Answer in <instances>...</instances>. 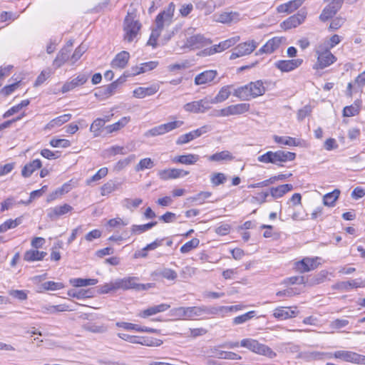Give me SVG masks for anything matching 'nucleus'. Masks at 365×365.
Segmentation results:
<instances>
[{"mask_svg":"<svg viewBox=\"0 0 365 365\" xmlns=\"http://www.w3.org/2000/svg\"><path fill=\"white\" fill-rule=\"evenodd\" d=\"M175 8V4L170 3L165 10L156 16V26L152 30L150 38L147 43L148 45L152 46L154 48L156 46L157 39L160 36L161 31L173 23Z\"/></svg>","mask_w":365,"mask_h":365,"instance_id":"f257e3e1","label":"nucleus"},{"mask_svg":"<svg viewBox=\"0 0 365 365\" xmlns=\"http://www.w3.org/2000/svg\"><path fill=\"white\" fill-rule=\"evenodd\" d=\"M266 91L262 81H256L237 87L233 91V96L242 101H250L258 96H262Z\"/></svg>","mask_w":365,"mask_h":365,"instance_id":"f03ea898","label":"nucleus"},{"mask_svg":"<svg viewBox=\"0 0 365 365\" xmlns=\"http://www.w3.org/2000/svg\"><path fill=\"white\" fill-rule=\"evenodd\" d=\"M214 309H210V307H180L173 308L170 310V316L179 319H193L195 317L204 315H210V313H215Z\"/></svg>","mask_w":365,"mask_h":365,"instance_id":"7ed1b4c3","label":"nucleus"},{"mask_svg":"<svg viewBox=\"0 0 365 365\" xmlns=\"http://www.w3.org/2000/svg\"><path fill=\"white\" fill-rule=\"evenodd\" d=\"M141 24L136 19V11L129 10L123 22V39L127 42L133 41L139 34Z\"/></svg>","mask_w":365,"mask_h":365,"instance_id":"20e7f679","label":"nucleus"},{"mask_svg":"<svg viewBox=\"0 0 365 365\" xmlns=\"http://www.w3.org/2000/svg\"><path fill=\"white\" fill-rule=\"evenodd\" d=\"M295 158L296 154L289 151H267L266 153L258 156L257 160L263 163H272L281 166V163L294 160Z\"/></svg>","mask_w":365,"mask_h":365,"instance_id":"39448f33","label":"nucleus"},{"mask_svg":"<svg viewBox=\"0 0 365 365\" xmlns=\"http://www.w3.org/2000/svg\"><path fill=\"white\" fill-rule=\"evenodd\" d=\"M240 346L247 349L252 352L267 356L269 359H273L277 356V354L270 347L259 343L257 340L254 339H243L240 341Z\"/></svg>","mask_w":365,"mask_h":365,"instance_id":"423d86ee","label":"nucleus"},{"mask_svg":"<svg viewBox=\"0 0 365 365\" xmlns=\"http://www.w3.org/2000/svg\"><path fill=\"white\" fill-rule=\"evenodd\" d=\"M315 52L317 56V68L323 69L336 61V58L331 53L328 46L325 45H318L316 47Z\"/></svg>","mask_w":365,"mask_h":365,"instance_id":"0eeeda50","label":"nucleus"},{"mask_svg":"<svg viewBox=\"0 0 365 365\" xmlns=\"http://www.w3.org/2000/svg\"><path fill=\"white\" fill-rule=\"evenodd\" d=\"M118 289H135L137 291L146 290L154 287L153 283H138V278L135 277H128L122 279H116Z\"/></svg>","mask_w":365,"mask_h":365,"instance_id":"6e6552de","label":"nucleus"},{"mask_svg":"<svg viewBox=\"0 0 365 365\" xmlns=\"http://www.w3.org/2000/svg\"><path fill=\"white\" fill-rule=\"evenodd\" d=\"M334 357L346 362L365 365V356L354 351L339 350L334 352Z\"/></svg>","mask_w":365,"mask_h":365,"instance_id":"1a4fd4ad","label":"nucleus"},{"mask_svg":"<svg viewBox=\"0 0 365 365\" xmlns=\"http://www.w3.org/2000/svg\"><path fill=\"white\" fill-rule=\"evenodd\" d=\"M209 97L187 103L183 106L185 111L193 113H204L211 108Z\"/></svg>","mask_w":365,"mask_h":365,"instance_id":"9d476101","label":"nucleus"},{"mask_svg":"<svg viewBox=\"0 0 365 365\" xmlns=\"http://www.w3.org/2000/svg\"><path fill=\"white\" fill-rule=\"evenodd\" d=\"M257 46V43L254 40L240 43L232 49L230 58L233 60L237 58L248 55L251 53Z\"/></svg>","mask_w":365,"mask_h":365,"instance_id":"9b49d317","label":"nucleus"},{"mask_svg":"<svg viewBox=\"0 0 365 365\" xmlns=\"http://www.w3.org/2000/svg\"><path fill=\"white\" fill-rule=\"evenodd\" d=\"M211 130L210 125H205L187 133L180 135L176 140V144L181 145L186 144L207 133Z\"/></svg>","mask_w":365,"mask_h":365,"instance_id":"f8f14e48","label":"nucleus"},{"mask_svg":"<svg viewBox=\"0 0 365 365\" xmlns=\"http://www.w3.org/2000/svg\"><path fill=\"white\" fill-rule=\"evenodd\" d=\"M307 15V11L304 9H302L299 11L297 14L291 16L287 20L284 21L280 25L281 28L284 30L296 28L304 21Z\"/></svg>","mask_w":365,"mask_h":365,"instance_id":"ddd939ff","label":"nucleus"},{"mask_svg":"<svg viewBox=\"0 0 365 365\" xmlns=\"http://www.w3.org/2000/svg\"><path fill=\"white\" fill-rule=\"evenodd\" d=\"M189 174L188 171L178 168L161 170L158 172V176L163 180L183 178Z\"/></svg>","mask_w":365,"mask_h":365,"instance_id":"4468645a","label":"nucleus"},{"mask_svg":"<svg viewBox=\"0 0 365 365\" xmlns=\"http://www.w3.org/2000/svg\"><path fill=\"white\" fill-rule=\"evenodd\" d=\"M303 60L300 58L292 60H280L274 63V66L282 72H289L299 67Z\"/></svg>","mask_w":365,"mask_h":365,"instance_id":"2eb2a0df","label":"nucleus"},{"mask_svg":"<svg viewBox=\"0 0 365 365\" xmlns=\"http://www.w3.org/2000/svg\"><path fill=\"white\" fill-rule=\"evenodd\" d=\"M319 257H305L302 260L296 262V269L300 272H306L316 269L319 264L317 262Z\"/></svg>","mask_w":365,"mask_h":365,"instance_id":"dca6fc26","label":"nucleus"},{"mask_svg":"<svg viewBox=\"0 0 365 365\" xmlns=\"http://www.w3.org/2000/svg\"><path fill=\"white\" fill-rule=\"evenodd\" d=\"M88 78V76L86 74H79L76 78L66 81L62 86V93H67L70 91L73 90L75 88L83 85Z\"/></svg>","mask_w":365,"mask_h":365,"instance_id":"f3484780","label":"nucleus"},{"mask_svg":"<svg viewBox=\"0 0 365 365\" xmlns=\"http://www.w3.org/2000/svg\"><path fill=\"white\" fill-rule=\"evenodd\" d=\"M299 312L297 307H278L274 310L273 316L278 319L284 320L289 318L295 317Z\"/></svg>","mask_w":365,"mask_h":365,"instance_id":"a211bd4d","label":"nucleus"},{"mask_svg":"<svg viewBox=\"0 0 365 365\" xmlns=\"http://www.w3.org/2000/svg\"><path fill=\"white\" fill-rule=\"evenodd\" d=\"M72 210L73 207L68 204H64L61 206H56L47 210V216L51 220H55L60 216L71 212Z\"/></svg>","mask_w":365,"mask_h":365,"instance_id":"6ab92c4d","label":"nucleus"},{"mask_svg":"<svg viewBox=\"0 0 365 365\" xmlns=\"http://www.w3.org/2000/svg\"><path fill=\"white\" fill-rule=\"evenodd\" d=\"M282 38L274 37L269 39L257 52V55L260 53H272L277 50L282 43Z\"/></svg>","mask_w":365,"mask_h":365,"instance_id":"aec40b11","label":"nucleus"},{"mask_svg":"<svg viewBox=\"0 0 365 365\" xmlns=\"http://www.w3.org/2000/svg\"><path fill=\"white\" fill-rule=\"evenodd\" d=\"M217 74V71L214 70L203 71L195 76V83L197 86L209 83L215 78Z\"/></svg>","mask_w":365,"mask_h":365,"instance_id":"412c9836","label":"nucleus"},{"mask_svg":"<svg viewBox=\"0 0 365 365\" xmlns=\"http://www.w3.org/2000/svg\"><path fill=\"white\" fill-rule=\"evenodd\" d=\"M240 40V36H236L214 45L210 49V53L222 52L234 46Z\"/></svg>","mask_w":365,"mask_h":365,"instance_id":"4be33fe9","label":"nucleus"},{"mask_svg":"<svg viewBox=\"0 0 365 365\" xmlns=\"http://www.w3.org/2000/svg\"><path fill=\"white\" fill-rule=\"evenodd\" d=\"M130 54L128 51H123L118 53L111 62V66L113 68H124L128 62Z\"/></svg>","mask_w":365,"mask_h":365,"instance_id":"5701e85b","label":"nucleus"},{"mask_svg":"<svg viewBox=\"0 0 365 365\" xmlns=\"http://www.w3.org/2000/svg\"><path fill=\"white\" fill-rule=\"evenodd\" d=\"M200 159V156L196 154H186L175 156L172 159V162L174 163H180L183 165H194Z\"/></svg>","mask_w":365,"mask_h":365,"instance_id":"b1692460","label":"nucleus"},{"mask_svg":"<svg viewBox=\"0 0 365 365\" xmlns=\"http://www.w3.org/2000/svg\"><path fill=\"white\" fill-rule=\"evenodd\" d=\"M159 87L153 85L150 87H138L133 91V96L138 98H143L153 96L158 91Z\"/></svg>","mask_w":365,"mask_h":365,"instance_id":"393cba45","label":"nucleus"},{"mask_svg":"<svg viewBox=\"0 0 365 365\" xmlns=\"http://www.w3.org/2000/svg\"><path fill=\"white\" fill-rule=\"evenodd\" d=\"M219 347L215 346L211 349V352L219 359H228V360H240L242 356L232 351H225L218 349Z\"/></svg>","mask_w":365,"mask_h":365,"instance_id":"a878e982","label":"nucleus"},{"mask_svg":"<svg viewBox=\"0 0 365 365\" xmlns=\"http://www.w3.org/2000/svg\"><path fill=\"white\" fill-rule=\"evenodd\" d=\"M72 46V43L68 45L66 47L63 48L57 54L56 58L53 61V66L57 68L61 67L65 62L68 60L69 53L71 49L69 47Z\"/></svg>","mask_w":365,"mask_h":365,"instance_id":"bb28decb","label":"nucleus"},{"mask_svg":"<svg viewBox=\"0 0 365 365\" xmlns=\"http://www.w3.org/2000/svg\"><path fill=\"white\" fill-rule=\"evenodd\" d=\"M230 88L231 86H223L214 98L209 97L211 104H217L227 100L231 94Z\"/></svg>","mask_w":365,"mask_h":365,"instance_id":"cd10ccee","label":"nucleus"},{"mask_svg":"<svg viewBox=\"0 0 365 365\" xmlns=\"http://www.w3.org/2000/svg\"><path fill=\"white\" fill-rule=\"evenodd\" d=\"M170 305L167 304H160L158 305L150 307L145 310H143L140 316L143 318H146L148 317L156 314L160 312H165L170 308Z\"/></svg>","mask_w":365,"mask_h":365,"instance_id":"c85d7f7f","label":"nucleus"},{"mask_svg":"<svg viewBox=\"0 0 365 365\" xmlns=\"http://www.w3.org/2000/svg\"><path fill=\"white\" fill-rule=\"evenodd\" d=\"M47 253L43 251H38L36 249L27 250L24 255V259L27 262L41 261Z\"/></svg>","mask_w":365,"mask_h":365,"instance_id":"c756f323","label":"nucleus"},{"mask_svg":"<svg viewBox=\"0 0 365 365\" xmlns=\"http://www.w3.org/2000/svg\"><path fill=\"white\" fill-rule=\"evenodd\" d=\"M365 281L361 279H352L347 282H341L338 284V287L344 291H349L353 288L364 287Z\"/></svg>","mask_w":365,"mask_h":365,"instance_id":"7c9ffc66","label":"nucleus"},{"mask_svg":"<svg viewBox=\"0 0 365 365\" xmlns=\"http://www.w3.org/2000/svg\"><path fill=\"white\" fill-rule=\"evenodd\" d=\"M83 329L91 333L103 334L108 331V326L105 324L87 322L83 325Z\"/></svg>","mask_w":365,"mask_h":365,"instance_id":"2f4dec72","label":"nucleus"},{"mask_svg":"<svg viewBox=\"0 0 365 365\" xmlns=\"http://www.w3.org/2000/svg\"><path fill=\"white\" fill-rule=\"evenodd\" d=\"M240 19V15L237 12H223L218 15L217 21L222 24H230L237 22Z\"/></svg>","mask_w":365,"mask_h":365,"instance_id":"473e14b6","label":"nucleus"},{"mask_svg":"<svg viewBox=\"0 0 365 365\" xmlns=\"http://www.w3.org/2000/svg\"><path fill=\"white\" fill-rule=\"evenodd\" d=\"M292 189L293 186L291 184L281 185L276 187H272L270 189V195L273 198H279Z\"/></svg>","mask_w":365,"mask_h":365,"instance_id":"72a5a7b5","label":"nucleus"},{"mask_svg":"<svg viewBox=\"0 0 365 365\" xmlns=\"http://www.w3.org/2000/svg\"><path fill=\"white\" fill-rule=\"evenodd\" d=\"M234 159L232 153L228 150L216 153L208 157V160L212 162L231 161Z\"/></svg>","mask_w":365,"mask_h":365,"instance_id":"f704fd0d","label":"nucleus"},{"mask_svg":"<svg viewBox=\"0 0 365 365\" xmlns=\"http://www.w3.org/2000/svg\"><path fill=\"white\" fill-rule=\"evenodd\" d=\"M41 167V162L39 159L34 160L26 164L22 169L21 174L24 177H29L35 170Z\"/></svg>","mask_w":365,"mask_h":365,"instance_id":"c9c22d12","label":"nucleus"},{"mask_svg":"<svg viewBox=\"0 0 365 365\" xmlns=\"http://www.w3.org/2000/svg\"><path fill=\"white\" fill-rule=\"evenodd\" d=\"M71 118V114L67 113L58 116L57 118L51 120L46 125V129L51 130L56 127H59L65 123L68 122Z\"/></svg>","mask_w":365,"mask_h":365,"instance_id":"e433bc0d","label":"nucleus"},{"mask_svg":"<svg viewBox=\"0 0 365 365\" xmlns=\"http://www.w3.org/2000/svg\"><path fill=\"white\" fill-rule=\"evenodd\" d=\"M340 195V190L335 189L323 197V204L327 207H334Z\"/></svg>","mask_w":365,"mask_h":365,"instance_id":"4c0bfd02","label":"nucleus"},{"mask_svg":"<svg viewBox=\"0 0 365 365\" xmlns=\"http://www.w3.org/2000/svg\"><path fill=\"white\" fill-rule=\"evenodd\" d=\"M205 38L202 35L196 34L187 39L186 45L188 47L198 48L205 45Z\"/></svg>","mask_w":365,"mask_h":365,"instance_id":"58836bf2","label":"nucleus"},{"mask_svg":"<svg viewBox=\"0 0 365 365\" xmlns=\"http://www.w3.org/2000/svg\"><path fill=\"white\" fill-rule=\"evenodd\" d=\"M22 218L17 217L15 220L9 219L6 222L0 225V233L6 232L10 229L16 227L18 225L21 224Z\"/></svg>","mask_w":365,"mask_h":365,"instance_id":"ea45409f","label":"nucleus"},{"mask_svg":"<svg viewBox=\"0 0 365 365\" xmlns=\"http://www.w3.org/2000/svg\"><path fill=\"white\" fill-rule=\"evenodd\" d=\"M231 115H241L243 114L250 109V105L247 103H241L238 104L231 105L230 106Z\"/></svg>","mask_w":365,"mask_h":365,"instance_id":"a19ab883","label":"nucleus"},{"mask_svg":"<svg viewBox=\"0 0 365 365\" xmlns=\"http://www.w3.org/2000/svg\"><path fill=\"white\" fill-rule=\"evenodd\" d=\"M70 282L73 286L80 287H86V286H89V285H95L98 283V279L75 278V279H71L70 280Z\"/></svg>","mask_w":365,"mask_h":365,"instance_id":"79ce46f5","label":"nucleus"},{"mask_svg":"<svg viewBox=\"0 0 365 365\" xmlns=\"http://www.w3.org/2000/svg\"><path fill=\"white\" fill-rule=\"evenodd\" d=\"M155 274L160 276L168 280H175L178 277L177 272L175 270L171 269L170 268H163L161 269L156 270L155 272Z\"/></svg>","mask_w":365,"mask_h":365,"instance_id":"37998d69","label":"nucleus"},{"mask_svg":"<svg viewBox=\"0 0 365 365\" xmlns=\"http://www.w3.org/2000/svg\"><path fill=\"white\" fill-rule=\"evenodd\" d=\"M130 120V118L129 116L123 117L118 122L106 127L108 133H110L120 130V128H123L125 125H127Z\"/></svg>","mask_w":365,"mask_h":365,"instance_id":"c03bdc74","label":"nucleus"},{"mask_svg":"<svg viewBox=\"0 0 365 365\" xmlns=\"http://www.w3.org/2000/svg\"><path fill=\"white\" fill-rule=\"evenodd\" d=\"M155 164L153 160L150 158L141 159L140 162L135 165V170L136 172L143 171L145 169H151L154 167Z\"/></svg>","mask_w":365,"mask_h":365,"instance_id":"a18cd8bd","label":"nucleus"},{"mask_svg":"<svg viewBox=\"0 0 365 365\" xmlns=\"http://www.w3.org/2000/svg\"><path fill=\"white\" fill-rule=\"evenodd\" d=\"M360 102L355 101L353 105L346 106L343 110V115L345 117H351L359 113Z\"/></svg>","mask_w":365,"mask_h":365,"instance_id":"49530a36","label":"nucleus"},{"mask_svg":"<svg viewBox=\"0 0 365 365\" xmlns=\"http://www.w3.org/2000/svg\"><path fill=\"white\" fill-rule=\"evenodd\" d=\"M274 140L275 143H279V144H282L284 145H289V146L298 145V143L297 142V140L294 138L289 137V136L274 135Z\"/></svg>","mask_w":365,"mask_h":365,"instance_id":"de8ad7c7","label":"nucleus"},{"mask_svg":"<svg viewBox=\"0 0 365 365\" xmlns=\"http://www.w3.org/2000/svg\"><path fill=\"white\" fill-rule=\"evenodd\" d=\"M116 279L114 282L106 283L101 286L98 287V292L99 294H108L110 292H114L118 289Z\"/></svg>","mask_w":365,"mask_h":365,"instance_id":"09e8293b","label":"nucleus"},{"mask_svg":"<svg viewBox=\"0 0 365 365\" xmlns=\"http://www.w3.org/2000/svg\"><path fill=\"white\" fill-rule=\"evenodd\" d=\"M227 180V176L222 173H213L210 175V182L215 187L224 184Z\"/></svg>","mask_w":365,"mask_h":365,"instance_id":"8fccbe9b","label":"nucleus"},{"mask_svg":"<svg viewBox=\"0 0 365 365\" xmlns=\"http://www.w3.org/2000/svg\"><path fill=\"white\" fill-rule=\"evenodd\" d=\"M157 225V222H151L145 225H133L131 232L132 233L135 235H139L140 233H143L150 229H151L153 227Z\"/></svg>","mask_w":365,"mask_h":365,"instance_id":"3c124183","label":"nucleus"},{"mask_svg":"<svg viewBox=\"0 0 365 365\" xmlns=\"http://www.w3.org/2000/svg\"><path fill=\"white\" fill-rule=\"evenodd\" d=\"M123 81H121L120 78L118 79L117 81L111 83L110 84L103 87L102 88V94L106 96V97H108L114 93L115 90L117 89L119 83H122Z\"/></svg>","mask_w":365,"mask_h":365,"instance_id":"603ef678","label":"nucleus"},{"mask_svg":"<svg viewBox=\"0 0 365 365\" xmlns=\"http://www.w3.org/2000/svg\"><path fill=\"white\" fill-rule=\"evenodd\" d=\"M118 187V184L116 183L113 180H109L106 183H105L101 188V195H107L112 192L117 190Z\"/></svg>","mask_w":365,"mask_h":365,"instance_id":"864d4df0","label":"nucleus"},{"mask_svg":"<svg viewBox=\"0 0 365 365\" xmlns=\"http://www.w3.org/2000/svg\"><path fill=\"white\" fill-rule=\"evenodd\" d=\"M255 312L250 311L244 314L235 317L233 319L232 323L235 325L241 324L252 319L253 317H255Z\"/></svg>","mask_w":365,"mask_h":365,"instance_id":"5fc2aeb1","label":"nucleus"},{"mask_svg":"<svg viewBox=\"0 0 365 365\" xmlns=\"http://www.w3.org/2000/svg\"><path fill=\"white\" fill-rule=\"evenodd\" d=\"M200 240L197 238H192L180 247V252L183 254L188 253L193 249L198 247Z\"/></svg>","mask_w":365,"mask_h":365,"instance_id":"6e6d98bb","label":"nucleus"},{"mask_svg":"<svg viewBox=\"0 0 365 365\" xmlns=\"http://www.w3.org/2000/svg\"><path fill=\"white\" fill-rule=\"evenodd\" d=\"M104 125L105 120H103L102 118H97L91 124L90 131L94 133L95 137H97L100 135V130Z\"/></svg>","mask_w":365,"mask_h":365,"instance_id":"4d7b16f0","label":"nucleus"},{"mask_svg":"<svg viewBox=\"0 0 365 365\" xmlns=\"http://www.w3.org/2000/svg\"><path fill=\"white\" fill-rule=\"evenodd\" d=\"M337 13L334 9L327 5L322 11L319 19L322 21H327L329 19L332 18Z\"/></svg>","mask_w":365,"mask_h":365,"instance_id":"13d9d810","label":"nucleus"},{"mask_svg":"<svg viewBox=\"0 0 365 365\" xmlns=\"http://www.w3.org/2000/svg\"><path fill=\"white\" fill-rule=\"evenodd\" d=\"M165 133H167L165 132L163 125L161 124V125H159L158 126H155V127L147 130L145 133V136L155 137V136H158V135H162Z\"/></svg>","mask_w":365,"mask_h":365,"instance_id":"bf43d9fd","label":"nucleus"},{"mask_svg":"<svg viewBox=\"0 0 365 365\" xmlns=\"http://www.w3.org/2000/svg\"><path fill=\"white\" fill-rule=\"evenodd\" d=\"M212 195L211 192L202 191L197 193L196 195L190 197L192 202H195L199 205L204 203L205 200L209 198Z\"/></svg>","mask_w":365,"mask_h":365,"instance_id":"052dcab7","label":"nucleus"},{"mask_svg":"<svg viewBox=\"0 0 365 365\" xmlns=\"http://www.w3.org/2000/svg\"><path fill=\"white\" fill-rule=\"evenodd\" d=\"M68 296L73 298H76L78 299L88 298L91 297V295L90 294V291L86 289H81L79 291L70 290L68 292Z\"/></svg>","mask_w":365,"mask_h":365,"instance_id":"680f3d73","label":"nucleus"},{"mask_svg":"<svg viewBox=\"0 0 365 365\" xmlns=\"http://www.w3.org/2000/svg\"><path fill=\"white\" fill-rule=\"evenodd\" d=\"M108 174V168H102L98 170V172L93 175L91 178L86 180V184L90 185L93 182H96L106 177Z\"/></svg>","mask_w":365,"mask_h":365,"instance_id":"e2e57ef3","label":"nucleus"},{"mask_svg":"<svg viewBox=\"0 0 365 365\" xmlns=\"http://www.w3.org/2000/svg\"><path fill=\"white\" fill-rule=\"evenodd\" d=\"M139 339V344L148 346H159L163 344V341L158 339H149L145 337H140Z\"/></svg>","mask_w":365,"mask_h":365,"instance_id":"0e129e2a","label":"nucleus"},{"mask_svg":"<svg viewBox=\"0 0 365 365\" xmlns=\"http://www.w3.org/2000/svg\"><path fill=\"white\" fill-rule=\"evenodd\" d=\"M143 200L140 198L130 199L125 198L123 200V206L128 210H132L133 208L138 207L141 203Z\"/></svg>","mask_w":365,"mask_h":365,"instance_id":"69168bd1","label":"nucleus"},{"mask_svg":"<svg viewBox=\"0 0 365 365\" xmlns=\"http://www.w3.org/2000/svg\"><path fill=\"white\" fill-rule=\"evenodd\" d=\"M86 50V45L81 43L78 48H76L74 53H73L71 58V63L73 64L76 63L82 56Z\"/></svg>","mask_w":365,"mask_h":365,"instance_id":"338daca9","label":"nucleus"},{"mask_svg":"<svg viewBox=\"0 0 365 365\" xmlns=\"http://www.w3.org/2000/svg\"><path fill=\"white\" fill-rule=\"evenodd\" d=\"M183 124H184V121H182V120H174L172 122L163 123L162 125H163L165 132L169 133L173 130H175V129L181 127Z\"/></svg>","mask_w":365,"mask_h":365,"instance_id":"774afa93","label":"nucleus"}]
</instances>
